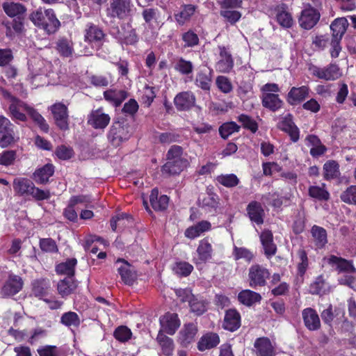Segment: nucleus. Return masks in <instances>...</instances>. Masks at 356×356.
Segmentation results:
<instances>
[{"label": "nucleus", "mask_w": 356, "mask_h": 356, "mask_svg": "<svg viewBox=\"0 0 356 356\" xmlns=\"http://www.w3.org/2000/svg\"><path fill=\"white\" fill-rule=\"evenodd\" d=\"M9 112L13 120L19 122L26 121L27 118L24 113L26 112L42 131H49V127L45 119L35 108L19 99H12V103L9 105Z\"/></svg>", "instance_id": "1"}, {"label": "nucleus", "mask_w": 356, "mask_h": 356, "mask_svg": "<svg viewBox=\"0 0 356 356\" xmlns=\"http://www.w3.org/2000/svg\"><path fill=\"white\" fill-rule=\"evenodd\" d=\"M30 19L35 26L42 29L49 34L54 33L60 25L52 9L40 8L31 14Z\"/></svg>", "instance_id": "2"}, {"label": "nucleus", "mask_w": 356, "mask_h": 356, "mask_svg": "<svg viewBox=\"0 0 356 356\" xmlns=\"http://www.w3.org/2000/svg\"><path fill=\"white\" fill-rule=\"evenodd\" d=\"M261 102L264 107L273 112L282 107L284 102L277 94L280 89L277 83H266L261 88Z\"/></svg>", "instance_id": "3"}, {"label": "nucleus", "mask_w": 356, "mask_h": 356, "mask_svg": "<svg viewBox=\"0 0 356 356\" xmlns=\"http://www.w3.org/2000/svg\"><path fill=\"white\" fill-rule=\"evenodd\" d=\"M133 6L131 0H112L106 10V16L124 19L131 14Z\"/></svg>", "instance_id": "4"}, {"label": "nucleus", "mask_w": 356, "mask_h": 356, "mask_svg": "<svg viewBox=\"0 0 356 356\" xmlns=\"http://www.w3.org/2000/svg\"><path fill=\"white\" fill-rule=\"evenodd\" d=\"M15 126L6 117L0 115V147L6 148L19 139L14 131Z\"/></svg>", "instance_id": "5"}, {"label": "nucleus", "mask_w": 356, "mask_h": 356, "mask_svg": "<svg viewBox=\"0 0 356 356\" xmlns=\"http://www.w3.org/2000/svg\"><path fill=\"white\" fill-rule=\"evenodd\" d=\"M131 134L130 128L128 125L120 122H114L108 132L107 138L113 146L118 147L122 143L129 140Z\"/></svg>", "instance_id": "6"}, {"label": "nucleus", "mask_w": 356, "mask_h": 356, "mask_svg": "<svg viewBox=\"0 0 356 356\" xmlns=\"http://www.w3.org/2000/svg\"><path fill=\"white\" fill-rule=\"evenodd\" d=\"M49 63H46L43 60H38L34 65L29 67L31 71L29 79L32 85L35 87L43 86L47 82V67Z\"/></svg>", "instance_id": "7"}, {"label": "nucleus", "mask_w": 356, "mask_h": 356, "mask_svg": "<svg viewBox=\"0 0 356 356\" xmlns=\"http://www.w3.org/2000/svg\"><path fill=\"white\" fill-rule=\"evenodd\" d=\"M56 125L62 131L69 129L68 108L61 102H56L49 107Z\"/></svg>", "instance_id": "8"}, {"label": "nucleus", "mask_w": 356, "mask_h": 356, "mask_svg": "<svg viewBox=\"0 0 356 356\" xmlns=\"http://www.w3.org/2000/svg\"><path fill=\"white\" fill-rule=\"evenodd\" d=\"M309 70L312 75L325 81H334L341 76L340 68L336 64H330L324 67L313 65Z\"/></svg>", "instance_id": "9"}, {"label": "nucleus", "mask_w": 356, "mask_h": 356, "mask_svg": "<svg viewBox=\"0 0 356 356\" xmlns=\"http://www.w3.org/2000/svg\"><path fill=\"white\" fill-rule=\"evenodd\" d=\"M321 316L323 323L330 327H332L333 323L339 324L346 321L343 309L339 307L333 309L332 305H329L327 308L321 312Z\"/></svg>", "instance_id": "10"}, {"label": "nucleus", "mask_w": 356, "mask_h": 356, "mask_svg": "<svg viewBox=\"0 0 356 356\" xmlns=\"http://www.w3.org/2000/svg\"><path fill=\"white\" fill-rule=\"evenodd\" d=\"M196 252L197 257L194 258L193 261L197 266L211 259L213 249L209 238H204L200 241Z\"/></svg>", "instance_id": "11"}, {"label": "nucleus", "mask_w": 356, "mask_h": 356, "mask_svg": "<svg viewBox=\"0 0 356 356\" xmlns=\"http://www.w3.org/2000/svg\"><path fill=\"white\" fill-rule=\"evenodd\" d=\"M269 275L270 273L266 268L258 264L252 266L248 273L250 286L252 288L264 286Z\"/></svg>", "instance_id": "12"}, {"label": "nucleus", "mask_w": 356, "mask_h": 356, "mask_svg": "<svg viewBox=\"0 0 356 356\" xmlns=\"http://www.w3.org/2000/svg\"><path fill=\"white\" fill-rule=\"evenodd\" d=\"M161 330L163 333L166 332L172 335L180 326V321L177 314L167 313L159 319Z\"/></svg>", "instance_id": "13"}, {"label": "nucleus", "mask_w": 356, "mask_h": 356, "mask_svg": "<svg viewBox=\"0 0 356 356\" xmlns=\"http://www.w3.org/2000/svg\"><path fill=\"white\" fill-rule=\"evenodd\" d=\"M320 19V13L314 8L308 7L301 12L299 17L300 26L307 30L313 28Z\"/></svg>", "instance_id": "14"}, {"label": "nucleus", "mask_w": 356, "mask_h": 356, "mask_svg": "<svg viewBox=\"0 0 356 356\" xmlns=\"http://www.w3.org/2000/svg\"><path fill=\"white\" fill-rule=\"evenodd\" d=\"M110 120V116L104 113L102 108L92 111L88 118V123L95 129H104Z\"/></svg>", "instance_id": "15"}, {"label": "nucleus", "mask_w": 356, "mask_h": 356, "mask_svg": "<svg viewBox=\"0 0 356 356\" xmlns=\"http://www.w3.org/2000/svg\"><path fill=\"white\" fill-rule=\"evenodd\" d=\"M195 96L191 91H185L178 93L175 99L174 104L179 111H188L195 104Z\"/></svg>", "instance_id": "16"}, {"label": "nucleus", "mask_w": 356, "mask_h": 356, "mask_svg": "<svg viewBox=\"0 0 356 356\" xmlns=\"http://www.w3.org/2000/svg\"><path fill=\"white\" fill-rule=\"evenodd\" d=\"M115 264L118 266V272L122 282L126 284L131 285L136 279V273L134 268L123 259H118Z\"/></svg>", "instance_id": "17"}, {"label": "nucleus", "mask_w": 356, "mask_h": 356, "mask_svg": "<svg viewBox=\"0 0 356 356\" xmlns=\"http://www.w3.org/2000/svg\"><path fill=\"white\" fill-rule=\"evenodd\" d=\"M22 278L15 275H10L8 280L1 289V293L4 296H11L17 293L22 288Z\"/></svg>", "instance_id": "18"}, {"label": "nucleus", "mask_w": 356, "mask_h": 356, "mask_svg": "<svg viewBox=\"0 0 356 356\" xmlns=\"http://www.w3.org/2000/svg\"><path fill=\"white\" fill-rule=\"evenodd\" d=\"M277 127L280 129L286 132L293 142H297L299 139V129L293 121V117L291 114H287L278 123Z\"/></svg>", "instance_id": "19"}, {"label": "nucleus", "mask_w": 356, "mask_h": 356, "mask_svg": "<svg viewBox=\"0 0 356 356\" xmlns=\"http://www.w3.org/2000/svg\"><path fill=\"white\" fill-rule=\"evenodd\" d=\"M247 213L250 220L258 225L264 223V210L260 202L257 201L250 202L246 208Z\"/></svg>", "instance_id": "20"}, {"label": "nucleus", "mask_w": 356, "mask_h": 356, "mask_svg": "<svg viewBox=\"0 0 356 356\" xmlns=\"http://www.w3.org/2000/svg\"><path fill=\"white\" fill-rule=\"evenodd\" d=\"M219 49L220 59L216 65V69L220 72L227 73L233 68L234 60L225 47H219Z\"/></svg>", "instance_id": "21"}, {"label": "nucleus", "mask_w": 356, "mask_h": 356, "mask_svg": "<svg viewBox=\"0 0 356 356\" xmlns=\"http://www.w3.org/2000/svg\"><path fill=\"white\" fill-rule=\"evenodd\" d=\"M104 33L98 26L89 24L85 30V41L99 47L104 38Z\"/></svg>", "instance_id": "22"}, {"label": "nucleus", "mask_w": 356, "mask_h": 356, "mask_svg": "<svg viewBox=\"0 0 356 356\" xmlns=\"http://www.w3.org/2000/svg\"><path fill=\"white\" fill-rule=\"evenodd\" d=\"M254 351L256 356H273L274 348L269 339L260 337L256 339L254 343Z\"/></svg>", "instance_id": "23"}, {"label": "nucleus", "mask_w": 356, "mask_h": 356, "mask_svg": "<svg viewBox=\"0 0 356 356\" xmlns=\"http://www.w3.org/2000/svg\"><path fill=\"white\" fill-rule=\"evenodd\" d=\"M33 185V182L26 177H16L13 182V190L19 196H28Z\"/></svg>", "instance_id": "24"}, {"label": "nucleus", "mask_w": 356, "mask_h": 356, "mask_svg": "<svg viewBox=\"0 0 356 356\" xmlns=\"http://www.w3.org/2000/svg\"><path fill=\"white\" fill-rule=\"evenodd\" d=\"M302 318L305 326L309 330H316L321 327V321L317 312L312 308H306L302 312Z\"/></svg>", "instance_id": "25"}, {"label": "nucleus", "mask_w": 356, "mask_h": 356, "mask_svg": "<svg viewBox=\"0 0 356 356\" xmlns=\"http://www.w3.org/2000/svg\"><path fill=\"white\" fill-rule=\"evenodd\" d=\"M305 143L306 145L311 147L309 153L313 157H318L327 151L326 147L315 135H308L305 138Z\"/></svg>", "instance_id": "26"}, {"label": "nucleus", "mask_w": 356, "mask_h": 356, "mask_svg": "<svg viewBox=\"0 0 356 356\" xmlns=\"http://www.w3.org/2000/svg\"><path fill=\"white\" fill-rule=\"evenodd\" d=\"M241 326V316L236 309L226 312L223 322V327L231 332L236 330Z\"/></svg>", "instance_id": "27"}, {"label": "nucleus", "mask_w": 356, "mask_h": 356, "mask_svg": "<svg viewBox=\"0 0 356 356\" xmlns=\"http://www.w3.org/2000/svg\"><path fill=\"white\" fill-rule=\"evenodd\" d=\"M309 95V88L307 86L299 88L293 87L287 95V102L291 105H296L303 102Z\"/></svg>", "instance_id": "28"}, {"label": "nucleus", "mask_w": 356, "mask_h": 356, "mask_svg": "<svg viewBox=\"0 0 356 356\" xmlns=\"http://www.w3.org/2000/svg\"><path fill=\"white\" fill-rule=\"evenodd\" d=\"M287 6L286 4H281L277 6L276 11V19L279 24L283 28L289 29L291 28L293 24V17L287 10Z\"/></svg>", "instance_id": "29"}, {"label": "nucleus", "mask_w": 356, "mask_h": 356, "mask_svg": "<svg viewBox=\"0 0 356 356\" xmlns=\"http://www.w3.org/2000/svg\"><path fill=\"white\" fill-rule=\"evenodd\" d=\"M260 240L263 245L264 253L270 257L276 252V245L273 243V233L270 230H264L260 235Z\"/></svg>", "instance_id": "30"}, {"label": "nucleus", "mask_w": 356, "mask_h": 356, "mask_svg": "<svg viewBox=\"0 0 356 356\" xmlns=\"http://www.w3.org/2000/svg\"><path fill=\"white\" fill-rule=\"evenodd\" d=\"M188 161H168L162 167L163 174L175 175L179 174L188 165Z\"/></svg>", "instance_id": "31"}, {"label": "nucleus", "mask_w": 356, "mask_h": 356, "mask_svg": "<svg viewBox=\"0 0 356 356\" xmlns=\"http://www.w3.org/2000/svg\"><path fill=\"white\" fill-rule=\"evenodd\" d=\"M327 263L334 266L339 272L352 273L355 271V268L351 261L331 255L327 258Z\"/></svg>", "instance_id": "32"}, {"label": "nucleus", "mask_w": 356, "mask_h": 356, "mask_svg": "<svg viewBox=\"0 0 356 356\" xmlns=\"http://www.w3.org/2000/svg\"><path fill=\"white\" fill-rule=\"evenodd\" d=\"M54 172L52 164H46L42 168H38L33 174V178L38 184H45Z\"/></svg>", "instance_id": "33"}, {"label": "nucleus", "mask_w": 356, "mask_h": 356, "mask_svg": "<svg viewBox=\"0 0 356 356\" xmlns=\"http://www.w3.org/2000/svg\"><path fill=\"white\" fill-rule=\"evenodd\" d=\"M158 195V190L156 188L152 189L149 195L151 205L156 211H163L168 206L169 198L167 195H161L159 197Z\"/></svg>", "instance_id": "34"}, {"label": "nucleus", "mask_w": 356, "mask_h": 356, "mask_svg": "<svg viewBox=\"0 0 356 356\" xmlns=\"http://www.w3.org/2000/svg\"><path fill=\"white\" fill-rule=\"evenodd\" d=\"M211 227V223L209 221L202 220L197 224L186 229L185 236L188 238L194 239L202 233L210 230Z\"/></svg>", "instance_id": "35"}, {"label": "nucleus", "mask_w": 356, "mask_h": 356, "mask_svg": "<svg viewBox=\"0 0 356 356\" xmlns=\"http://www.w3.org/2000/svg\"><path fill=\"white\" fill-rule=\"evenodd\" d=\"M77 284L73 277H66L60 280L57 285L58 293L65 298L72 293L76 289Z\"/></svg>", "instance_id": "36"}, {"label": "nucleus", "mask_w": 356, "mask_h": 356, "mask_svg": "<svg viewBox=\"0 0 356 356\" xmlns=\"http://www.w3.org/2000/svg\"><path fill=\"white\" fill-rule=\"evenodd\" d=\"M197 331V329L195 324L188 323L185 325L179 333L180 343L184 346L191 343L194 340Z\"/></svg>", "instance_id": "37"}, {"label": "nucleus", "mask_w": 356, "mask_h": 356, "mask_svg": "<svg viewBox=\"0 0 356 356\" xmlns=\"http://www.w3.org/2000/svg\"><path fill=\"white\" fill-rule=\"evenodd\" d=\"M104 97L106 101L118 106L127 97V92L122 90L111 89L104 92Z\"/></svg>", "instance_id": "38"}, {"label": "nucleus", "mask_w": 356, "mask_h": 356, "mask_svg": "<svg viewBox=\"0 0 356 356\" xmlns=\"http://www.w3.org/2000/svg\"><path fill=\"white\" fill-rule=\"evenodd\" d=\"M156 340L161 348L163 354L165 356H172L175 349L173 340L165 336L161 331L159 332Z\"/></svg>", "instance_id": "39"}, {"label": "nucleus", "mask_w": 356, "mask_h": 356, "mask_svg": "<svg viewBox=\"0 0 356 356\" xmlns=\"http://www.w3.org/2000/svg\"><path fill=\"white\" fill-rule=\"evenodd\" d=\"M339 163L334 160H329L323 165V177L326 180L337 179L340 177Z\"/></svg>", "instance_id": "40"}, {"label": "nucleus", "mask_w": 356, "mask_h": 356, "mask_svg": "<svg viewBox=\"0 0 356 356\" xmlns=\"http://www.w3.org/2000/svg\"><path fill=\"white\" fill-rule=\"evenodd\" d=\"M238 299L242 304L251 306L254 303L259 302L261 296L259 293L249 289L243 290L238 293Z\"/></svg>", "instance_id": "41"}, {"label": "nucleus", "mask_w": 356, "mask_h": 356, "mask_svg": "<svg viewBox=\"0 0 356 356\" xmlns=\"http://www.w3.org/2000/svg\"><path fill=\"white\" fill-rule=\"evenodd\" d=\"M220 343V339L216 333L204 335L198 342V349L201 351L216 347Z\"/></svg>", "instance_id": "42"}, {"label": "nucleus", "mask_w": 356, "mask_h": 356, "mask_svg": "<svg viewBox=\"0 0 356 356\" xmlns=\"http://www.w3.org/2000/svg\"><path fill=\"white\" fill-rule=\"evenodd\" d=\"M5 13L10 17H23L26 11L25 7L19 3L6 2L3 4Z\"/></svg>", "instance_id": "43"}, {"label": "nucleus", "mask_w": 356, "mask_h": 356, "mask_svg": "<svg viewBox=\"0 0 356 356\" xmlns=\"http://www.w3.org/2000/svg\"><path fill=\"white\" fill-rule=\"evenodd\" d=\"M348 26V21L346 18L336 19L330 25L332 32V38L341 39Z\"/></svg>", "instance_id": "44"}, {"label": "nucleus", "mask_w": 356, "mask_h": 356, "mask_svg": "<svg viewBox=\"0 0 356 356\" xmlns=\"http://www.w3.org/2000/svg\"><path fill=\"white\" fill-rule=\"evenodd\" d=\"M24 16L15 17L10 22H6V34L8 37L12 38L15 33H19L24 29Z\"/></svg>", "instance_id": "45"}, {"label": "nucleus", "mask_w": 356, "mask_h": 356, "mask_svg": "<svg viewBox=\"0 0 356 356\" xmlns=\"http://www.w3.org/2000/svg\"><path fill=\"white\" fill-rule=\"evenodd\" d=\"M76 264L77 260L75 258L68 259L65 262L57 265L56 270L58 274L67 275L68 277H72Z\"/></svg>", "instance_id": "46"}, {"label": "nucleus", "mask_w": 356, "mask_h": 356, "mask_svg": "<svg viewBox=\"0 0 356 356\" xmlns=\"http://www.w3.org/2000/svg\"><path fill=\"white\" fill-rule=\"evenodd\" d=\"M309 195L319 201H327L330 199V193L325 188V184H323L321 186H311L308 189Z\"/></svg>", "instance_id": "47"}, {"label": "nucleus", "mask_w": 356, "mask_h": 356, "mask_svg": "<svg viewBox=\"0 0 356 356\" xmlns=\"http://www.w3.org/2000/svg\"><path fill=\"white\" fill-rule=\"evenodd\" d=\"M312 235L317 248H322L327 243L326 230L321 227L314 225L312 227Z\"/></svg>", "instance_id": "48"}, {"label": "nucleus", "mask_w": 356, "mask_h": 356, "mask_svg": "<svg viewBox=\"0 0 356 356\" xmlns=\"http://www.w3.org/2000/svg\"><path fill=\"white\" fill-rule=\"evenodd\" d=\"M195 84L204 90H210L211 85V72L201 70L195 78Z\"/></svg>", "instance_id": "49"}, {"label": "nucleus", "mask_w": 356, "mask_h": 356, "mask_svg": "<svg viewBox=\"0 0 356 356\" xmlns=\"http://www.w3.org/2000/svg\"><path fill=\"white\" fill-rule=\"evenodd\" d=\"M330 291V286L323 275L318 276L310 285V291L312 294H325Z\"/></svg>", "instance_id": "50"}, {"label": "nucleus", "mask_w": 356, "mask_h": 356, "mask_svg": "<svg viewBox=\"0 0 356 356\" xmlns=\"http://www.w3.org/2000/svg\"><path fill=\"white\" fill-rule=\"evenodd\" d=\"M195 11V6L191 4L184 5L181 11L175 15V18L179 24L183 25L191 19Z\"/></svg>", "instance_id": "51"}, {"label": "nucleus", "mask_w": 356, "mask_h": 356, "mask_svg": "<svg viewBox=\"0 0 356 356\" xmlns=\"http://www.w3.org/2000/svg\"><path fill=\"white\" fill-rule=\"evenodd\" d=\"M193 65L183 58H178L174 62V69L182 75H188L193 71Z\"/></svg>", "instance_id": "52"}, {"label": "nucleus", "mask_w": 356, "mask_h": 356, "mask_svg": "<svg viewBox=\"0 0 356 356\" xmlns=\"http://www.w3.org/2000/svg\"><path fill=\"white\" fill-rule=\"evenodd\" d=\"M188 304L191 311L197 316L202 315L207 310V303L197 296H194Z\"/></svg>", "instance_id": "53"}, {"label": "nucleus", "mask_w": 356, "mask_h": 356, "mask_svg": "<svg viewBox=\"0 0 356 356\" xmlns=\"http://www.w3.org/2000/svg\"><path fill=\"white\" fill-rule=\"evenodd\" d=\"M232 254L235 260L243 259L246 262H250L254 257L252 252L243 247L234 246Z\"/></svg>", "instance_id": "54"}, {"label": "nucleus", "mask_w": 356, "mask_h": 356, "mask_svg": "<svg viewBox=\"0 0 356 356\" xmlns=\"http://www.w3.org/2000/svg\"><path fill=\"white\" fill-rule=\"evenodd\" d=\"M216 180L219 184L227 188L234 187L239 183V179L234 174L220 175L216 177Z\"/></svg>", "instance_id": "55"}, {"label": "nucleus", "mask_w": 356, "mask_h": 356, "mask_svg": "<svg viewBox=\"0 0 356 356\" xmlns=\"http://www.w3.org/2000/svg\"><path fill=\"white\" fill-rule=\"evenodd\" d=\"M240 127L234 122H229L222 124L219 128V132L222 138L226 139L230 135L239 131Z\"/></svg>", "instance_id": "56"}, {"label": "nucleus", "mask_w": 356, "mask_h": 356, "mask_svg": "<svg viewBox=\"0 0 356 356\" xmlns=\"http://www.w3.org/2000/svg\"><path fill=\"white\" fill-rule=\"evenodd\" d=\"M220 15L231 24H234L241 17L240 12L227 8H220Z\"/></svg>", "instance_id": "57"}, {"label": "nucleus", "mask_w": 356, "mask_h": 356, "mask_svg": "<svg viewBox=\"0 0 356 356\" xmlns=\"http://www.w3.org/2000/svg\"><path fill=\"white\" fill-rule=\"evenodd\" d=\"M61 323L66 326L78 327L80 325V318L78 314L73 312H68L61 316Z\"/></svg>", "instance_id": "58"}, {"label": "nucleus", "mask_w": 356, "mask_h": 356, "mask_svg": "<svg viewBox=\"0 0 356 356\" xmlns=\"http://www.w3.org/2000/svg\"><path fill=\"white\" fill-rule=\"evenodd\" d=\"M49 287V283L46 280H35L33 282V293L36 297H42L46 295Z\"/></svg>", "instance_id": "59"}, {"label": "nucleus", "mask_w": 356, "mask_h": 356, "mask_svg": "<svg viewBox=\"0 0 356 356\" xmlns=\"http://www.w3.org/2000/svg\"><path fill=\"white\" fill-rule=\"evenodd\" d=\"M340 198L348 204H356V186H350L341 193Z\"/></svg>", "instance_id": "60"}, {"label": "nucleus", "mask_w": 356, "mask_h": 356, "mask_svg": "<svg viewBox=\"0 0 356 356\" xmlns=\"http://www.w3.org/2000/svg\"><path fill=\"white\" fill-rule=\"evenodd\" d=\"M193 270V266L186 261L177 262L173 267V270L176 274L184 277L189 275Z\"/></svg>", "instance_id": "61"}, {"label": "nucleus", "mask_w": 356, "mask_h": 356, "mask_svg": "<svg viewBox=\"0 0 356 356\" xmlns=\"http://www.w3.org/2000/svg\"><path fill=\"white\" fill-rule=\"evenodd\" d=\"M168 161H188L183 156V149L179 145H172L167 152Z\"/></svg>", "instance_id": "62"}, {"label": "nucleus", "mask_w": 356, "mask_h": 356, "mask_svg": "<svg viewBox=\"0 0 356 356\" xmlns=\"http://www.w3.org/2000/svg\"><path fill=\"white\" fill-rule=\"evenodd\" d=\"M237 118L244 128L250 130L252 133H255L257 131V123L250 116L241 114L238 115Z\"/></svg>", "instance_id": "63"}, {"label": "nucleus", "mask_w": 356, "mask_h": 356, "mask_svg": "<svg viewBox=\"0 0 356 356\" xmlns=\"http://www.w3.org/2000/svg\"><path fill=\"white\" fill-rule=\"evenodd\" d=\"M17 154L14 150H5L0 154V165L9 166L14 164Z\"/></svg>", "instance_id": "64"}]
</instances>
